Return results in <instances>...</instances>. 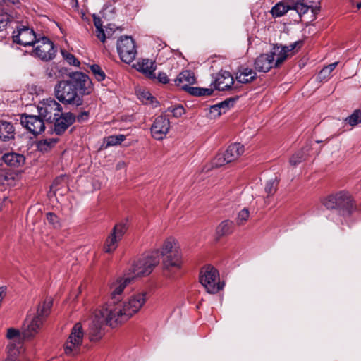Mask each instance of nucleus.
I'll list each match as a JSON object with an SVG mask.
<instances>
[{"instance_id":"f3484780","label":"nucleus","mask_w":361,"mask_h":361,"mask_svg":"<svg viewBox=\"0 0 361 361\" xmlns=\"http://www.w3.org/2000/svg\"><path fill=\"white\" fill-rule=\"evenodd\" d=\"M170 129V121L165 115L157 116L151 127L152 137L158 140L164 139Z\"/></svg>"},{"instance_id":"79ce46f5","label":"nucleus","mask_w":361,"mask_h":361,"mask_svg":"<svg viewBox=\"0 0 361 361\" xmlns=\"http://www.w3.org/2000/svg\"><path fill=\"white\" fill-rule=\"evenodd\" d=\"M61 55L64 60L66 61V62L69 65H72L74 66H80V61L75 57L74 55L69 53L68 51L66 50H61Z\"/></svg>"},{"instance_id":"f257e3e1","label":"nucleus","mask_w":361,"mask_h":361,"mask_svg":"<svg viewBox=\"0 0 361 361\" xmlns=\"http://www.w3.org/2000/svg\"><path fill=\"white\" fill-rule=\"evenodd\" d=\"M135 303H130L123 307L105 308L94 312L89 327L90 338L92 341H99L104 334V325L107 324L112 327L125 322L135 314V311L140 305L139 300Z\"/></svg>"},{"instance_id":"a19ab883","label":"nucleus","mask_w":361,"mask_h":361,"mask_svg":"<svg viewBox=\"0 0 361 361\" xmlns=\"http://www.w3.org/2000/svg\"><path fill=\"white\" fill-rule=\"evenodd\" d=\"M90 70H91L92 74L94 75V76L95 77V78L98 81L100 82L105 79L106 74L99 65L93 64V65L90 66Z\"/></svg>"},{"instance_id":"c756f323","label":"nucleus","mask_w":361,"mask_h":361,"mask_svg":"<svg viewBox=\"0 0 361 361\" xmlns=\"http://www.w3.org/2000/svg\"><path fill=\"white\" fill-rule=\"evenodd\" d=\"M233 222L229 220L223 221L216 227V234L220 238L221 236L228 235L232 232Z\"/></svg>"},{"instance_id":"13d9d810","label":"nucleus","mask_w":361,"mask_h":361,"mask_svg":"<svg viewBox=\"0 0 361 361\" xmlns=\"http://www.w3.org/2000/svg\"><path fill=\"white\" fill-rule=\"evenodd\" d=\"M357 8H361V2H360V3H358L357 4Z\"/></svg>"},{"instance_id":"f704fd0d","label":"nucleus","mask_w":361,"mask_h":361,"mask_svg":"<svg viewBox=\"0 0 361 361\" xmlns=\"http://www.w3.org/2000/svg\"><path fill=\"white\" fill-rule=\"evenodd\" d=\"M214 90L212 88H202L192 87L188 89V92L194 96H210Z\"/></svg>"},{"instance_id":"7c9ffc66","label":"nucleus","mask_w":361,"mask_h":361,"mask_svg":"<svg viewBox=\"0 0 361 361\" xmlns=\"http://www.w3.org/2000/svg\"><path fill=\"white\" fill-rule=\"evenodd\" d=\"M235 102V99L230 98L221 102L216 105L212 106V112H217L219 115L225 113L230 106H233Z\"/></svg>"},{"instance_id":"ddd939ff","label":"nucleus","mask_w":361,"mask_h":361,"mask_svg":"<svg viewBox=\"0 0 361 361\" xmlns=\"http://www.w3.org/2000/svg\"><path fill=\"white\" fill-rule=\"evenodd\" d=\"M13 42L24 47L34 46L37 37L32 29L23 26L13 32Z\"/></svg>"},{"instance_id":"7ed1b4c3","label":"nucleus","mask_w":361,"mask_h":361,"mask_svg":"<svg viewBox=\"0 0 361 361\" xmlns=\"http://www.w3.org/2000/svg\"><path fill=\"white\" fill-rule=\"evenodd\" d=\"M52 304L51 298L45 299L39 304L36 314L32 317L30 315L27 317L22 331L24 338H31L38 333L44 320L50 313Z\"/></svg>"},{"instance_id":"b1692460","label":"nucleus","mask_w":361,"mask_h":361,"mask_svg":"<svg viewBox=\"0 0 361 361\" xmlns=\"http://www.w3.org/2000/svg\"><path fill=\"white\" fill-rule=\"evenodd\" d=\"M257 78V73L255 71L247 67L239 68L236 73L235 78L240 83H248Z\"/></svg>"},{"instance_id":"423d86ee","label":"nucleus","mask_w":361,"mask_h":361,"mask_svg":"<svg viewBox=\"0 0 361 361\" xmlns=\"http://www.w3.org/2000/svg\"><path fill=\"white\" fill-rule=\"evenodd\" d=\"M84 331L81 323H76L72 328L70 335L64 344V353L66 355L75 356L80 352L83 342Z\"/></svg>"},{"instance_id":"2eb2a0df","label":"nucleus","mask_w":361,"mask_h":361,"mask_svg":"<svg viewBox=\"0 0 361 361\" xmlns=\"http://www.w3.org/2000/svg\"><path fill=\"white\" fill-rule=\"evenodd\" d=\"M301 44V42L297 41L288 46L274 45L270 51V55H273L275 68L280 66L288 57V53Z\"/></svg>"},{"instance_id":"6e6552de","label":"nucleus","mask_w":361,"mask_h":361,"mask_svg":"<svg viewBox=\"0 0 361 361\" xmlns=\"http://www.w3.org/2000/svg\"><path fill=\"white\" fill-rule=\"evenodd\" d=\"M38 113L44 121L52 123L61 114L62 107L54 99H44L37 107Z\"/></svg>"},{"instance_id":"412c9836","label":"nucleus","mask_w":361,"mask_h":361,"mask_svg":"<svg viewBox=\"0 0 361 361\" xmlns=\"http://www.w3.org/2000/svg\"><path fill=\"white\" fill-rule=\"evenodd\" d=\"M255 71L266 73L275 68L273 55L262 54L257 56L254 63Z\"/></svg>"},{"instance_id":"0eeeda50","label":"nucleus","mask_w":361,"mask_h":361,"mask_svg":"<svg viewBox=\"0 0 361 361\" xmlns=\"http://www.w3.org/2000/svg\"><path fill=\"white\" fill-rule=\"evenodd\" d=\"M54 90L56 98L63 103L76 105L80 104V98L71 80L60 81L55 86Z\"/></svg>"},{"instance_id":"8fccbe9b","label":"nucleus","mask_w":361,"mask_h":361,"mask_svg":"<svg viewBox=\"0 0 361 361\" xmlns=\"http://www.w3.org/2000/svg\"><path fill=\"white\" fill-rule=\"evenodd\" d=\"M169 111H171L174 117H180L184 113L185 109L182 106H177L172 109H168Z\"/></svg>"},{"instance_id":"37998d69","label":"nucleus","mask_w":361,"mask_h":361,"mask_svg":"<svg viewBox=\"0 0 361 361\" xmlns=\"http://www.w3.org/2000/svg\"><path fill=\"white\" fill-rule=\"evenodd\" d=\"M126 139L123 135H111L106 138L107 146H114L121 144Z\"/></svg>"},{"instance_id":"4d7b16f0","label":"nucleus","mask_w":361,"mask_h":361,"mask_svg":"<svg viewBox=\"0 0 361 361\" xmlns=\"http://www.w3.org/2000/svg\"><path fill=\"white\" fill-rule=\"evenodd\" d=\"M312 13H314V14L315 15L316 13H317L319 11V7H314V8H312Z\"/></svg>"},{"instance_id":"5701e85b","label":"nucleus","mask_w":361,"mask_h":361,"mask_svg":"<svg viewBox=\"0 0 361 361\" xmlns=\"http://www.w3.org/2000/svg\"><path fill=\"white\" fill-rule=\"evenodd\" d=\"M136 66L137 71L144 73L149 78L152 80L156 78L154 71L157 66L154 61L149 59H142L141 61L138 62Z\"/></svg>"},{"instance_id":"f03ea898","label":"nucleus","mask_w":361,"mask_h":361,"mask_svg":"<svg viewBox=\"0 0 361 361\" xmlns=\"http://www.w3.org/2000/svg\"><path fill=\"white\" fill-rule=\"evenodd\" d=\"M132 276H127L125 273L122 276H118L113 280L109 286L110 298L108 302L104 306L105 308L115 307L135 303L139 300L140 305L135 311L136 314L146 302V293H139L130 296L126 300L121 301V295L126 287L132 282Z\"/></svg>"},{"instance_id":"1a4fd4ad","label":"nucleus","mask_w":361,"mask_h":361,"mask_svg":"<svg viewBox=\"0 0 361 361\" xmlns=\"http://www.w3.org/2000/svg\"><path fill=\"white\" fill-rule=\"evenodd\" d=\"M163 274L167 279H174L182 269L183 264L182 252L163 257Z\"/></svg>"},{"instance_id":"9b49d317","label":"nucleus","mask_w":361,"mask_h":361,"mask_svg":"<svg viewBox=\"0 0 361 361\" xmlns=\"http://www.w3.org/2000/svg\"><path fill=\"white\" fill-rule=\"evenodd\" d=\"M32 51V55L42 61H48L53 59L56 51L53 42L46 37L37 39Z\"/></svg>"},{"instance_id":"bf43d9fd","label":"nucleus","mask_w":361,"mask_h":361,"mask_svg":"<svg viewBox=\"0 0 361 361\" xmlns=\"http://www.w3.org/2000/svg\"><path fill=\"white\" fill-rule=\"evenodd\" d=\"M2 3H6V0H0V4Z\"/></svg>"},{"instance_id":"5fc2aeb1","label":"nucleus","mask_w":361,"mask_h":361,"mask_svg":"<svg viewBox=\"0 0 361 361\" xmlns=\"http://www.w3.org/2000/svg\"><path fill=\"white\" fill-rule=\"evenodd\" d=\"M105 34H106V39L109 38L111 35V29H109L108 27H106L104 30Z\"/></svg>"},{"instance_id":"f8f14e48","label":"nucleus","mask_w":361,"mask_h":361,"mask_svg":"<svg viewBox=\"0 0 361 361\" xmlns=\"http://www.w3.org/2000/svg\"><path fill=\"white\" fill-rule=\"evenodd\" d=\"M16 131L13 125L5 121H0V152L11 147L13 143Z\"/></svg>"},{"instance_id":"6e6d98bb","label":"nucleus","mask_w":361,"mask_h":361,"mask_svg":"<svg viewBox=\"0 0 361 361\" xmlns=\"http://www.w3.org/2000/svg\"><path fill=\"white\" fill-rule=\"evenodd\" d=\"M10 3L13 5H18L20 4V0H6V3Z\"/></svg>"},{"instance_id":"4be33fe9","label":"nucleus","mask_w":361,"mask_h":361,"mask_svg":"<svg viewBox=\"0 0 361 361\" xmlns=\"http://www.w3.org/2000/svg\"><path fill=\"white\" fill-rule=\"evenodd\" d=\"M195 82V78L194 74L190 71L181 72L175 80L176 85L188 92V89L191 87L190 85Z\"/></svg>"},{"instance_id":"603ef678","label":"nucleus","mask_w":361,"mask_h":361,"mask_svg":"<svg viewBox=\"0 0 361 361\" xmlns=\"http://www.w3.org/2000/svg\"><path fill=\"white\" fill-rule=\"evenodd\" d=\"M154 80H157L159 82L163 84H166L169 82V79L166 75V73L161 72L159 73L158 76H156Z\"/></svg>"},{"instance_id":"58836bf2","label":"nucleus","mask_w":361,"mask_h":361,"mask_svg":"<svg viewBox=\"0 0 361 361\" xmlns=\"http://www.w3.org/2000/svg\"><path fill=\"white\" fill-rule=\"evenodd\" d=\"M126 230V224L121 222L115 225L111 233L113 234L116 238H118L119 240H121Z\"/></svg>"},{"instance_id":"c03bdc74","label":"nucleus","mask_w":361,"mask_h":361,"mask_svg":"<svg viewBox=\"0 0 361 361\" xmlns=\"http://www.w3.org/2000/svg\"><path fill=\"white\" fill-rule=\"evenodd\" d=\"M250 216V212L248 209L246 208L240 210L238 214L236 219V222L238 225H243L247 220L248 219Z\"/></svg>"},{"instance_id":"a211bd4d","label":"nucleus","mask_w":361,"mask_h":361,"mask_svg":"<svg viewBox=\"0 0 361 361\" xmlns=\"http://www.w3.org/2000/svg\"><path fill=\"white\" fill-rule=\"evenodd\" d=\"M233 83L232 75L228 71H221L216 75L212 84L216 90L225 91L231 89Z\"/></svg>"},{"instance_id":"4468645a","label":"nucleus","mask_w":361,"mask_h":361,"mask_svg":"<svg viewBox=\"0 0 361 361\" xmlns=\"http://www.w3.org/2000/svg\"><path fill=\"white\" fill-rule=\"evenodd\" d=\"M44 119L40 116L23 114L20 116V123L30 133L36 135L45 129Z\"/></svg>"},{"instance_id":"49530a36","label":"nucleus","mask_w":361,"mask_h":361,"mask_svg":"<svg viewBox=\"0 0 361 361\" xmlns=\"http://www.w3.org/2000/svg\"><path fill=\"white\" fill-rule=\"evenodd\" d=\"M229 163L224 153L218 154L212 161V166L214 167H219L226 164Z\"/></svg>"},{"instance_id":"bb28decb","label":"nucleus","mask_w":361,"mask_h":361,"mask_svg":"<svg viewBox=\"0 0 361 361\" xmlns=\"http://www.w3.org/2000/svg\"><path fill=\"white\" fill-rule=\"evenodd\" d=\"M304 0H283L290 10H294L301 17L307 13L310 6L305 4Z\"/></svg>"},{"instance_id":"473e14b6","label":"nucleus","mask_w":361,"mask_h":361,"mask_svg":"<svg viewBox=\"0 0 361 361\" xmlns=\"http://www.w3.org/2000/svg\"><path fill=\"white\" fill-rule=\"evenodd\" d=\"M57 142L56 139L47 138L39 140L37 143V148L41 152H47L53 147Z\"/></svg>"},{"instance_id":"4c0bfd02","label":"nucleus","mask_w":361,"mask_h":361,"mask_svg":"<svg viewBox=\"0 0 361 361\" xmlns=\"http://www.w3.org/2000/svg\"><path fill=\"white\" fill-rule=\"evenodd\" d=\"M278 184L279 181L276 178L270 179L267 181L264 187V190L268 196L273 195L276 192Z\"/></svg>"},{"instance_id":"a878e982","label":"nucleus","mask_w":361,"mask_h":361,"mask_svg":"<svg viewBox=\"0 0 361 361\" xmlns=\"http://www.w3.org/2000/svg\"><path fill=\"white\" fill-rule=\"evenodd\" d=\"M244 152V147L240 143L231 145L224 152L226 159L231 162L237 159Z\"/></svg>"},{"instance_id":"20e7f679","label":"nucleus","mask_w":361,"mask_h":361,"mask_svg":"<svg viewBox=\"0 0 361 361\" xmlns=\"http://www.w3.org/2000/svg\"><path fill=\"white\" fill-rule=\"evenodd\" d=\"M159 262L157 252L143 257L135 261L132 266L125 271V274L132 276V281L137 277L146 276L152 273Z\"/></svg>"},{"instance_id":"e433bc0d","label":"nucleus","mask_w":361,"mask_h":361,"mask_svg":"<svg viewBox=\"0 0 361 361\" xmlns=\"http://www.w3.org/2000/svg\"><path fill=\"white\" fill-rule=\"evenodd\" d=\"M337 65H338V62H334L333 63H331V64L325 66L319 72V75H318L319 78L321 80H326L327 78H329L330 77L331 72L336 68Z\"/></svg>"},{"instance_id":"39448f33","label":"nucleus","mask_w":361,"mask_h":361,"mask_svg":"<svg viewBox=\"0 0 361 361\" xmlns=\"http://www.w3.org/2000/svg\"><path fill=\"white\" fill-rule=\"evenodd\" d=\"M200 282L207 293L214 294L223 289L224 283L220 281L218 270L212 266L204 267L200 273Z\"/></svg>"},{"instance_id":"2f4dec72","label":"nucleus","mask_w":361,"mask_h":361,"mask_svg":"<svg viewBox=\"0 0 361 361\" xmlns=\"http://www.w3.org/2000/svg\"><path fill=\"white\" fill-rule=\"evenodd\" d=\"M289 10V8L283 1L277 3L274 6L272 7L271 13L274 17H281L285 15Z\"/></svg>"},{"instance_id":"72a5a7b5","label":"nucleus","mask_w":361,"mask_h":361,"mask_svg":"<svg viewBox=\"0 0 361 361\" xmlns=\"http://www.w3.org/2000/svg\"><path fill=\"white\" fill-rule=\"evenodd\" d=\"M94 24L96 27V36L102 42L106 40V34L104 30L102 28V23L99 18L94 16Z\"/></svg>"},{"instance_id":"c9c22d12","label":"nucleus","mask_w":361,"mask_h":361,"mask_svg":"<svg viewBox=\"0 0 361 361\" xmlns=\"http://www.w3.org/2000/svg\"><path fill=\"white\" fill-rule=\"evenodd\" d=\"M307 149H302V150L294 154L290 159V164L293 166H296L305 159Z\"/></svg>"},{"instance_id":"ea45409f","label":"nucleus","mask_w":361,"mask_h":361,"mask_svg":"<svg viewBox=\"0 0 361 361\" xmlns=\"http://www.w3.org/2000/svg\"><path fill=\"white\" fill-rule=\"evenodd\" d=\"M350 126H355L361 123V111L355 110L354 112L345 119Z\"/></svg>"},{"instance_id":"c85d7f7f","label":"nucleus","mask_w":361,"mask_h":361,"mask_svg":"<svg viewBox=\"0 0 361 361\" xmlns=\"http://www.w3.org/2000/svg\"><path fill=\"white\" fill-rule=\"evenodd\" d=\"M120 240H119L118 238L110 233V235L106 238L104 244V252L106 253L113 252L117 248L118 243Z\"/></svg>"},{"instance_id":"aec40b11","label":"nucleus","mask_w":361,"mask_h":361,"mask_svg":"<svg viewBox=\"0 0 361 361\" xmlns=\"http://www.w3.org/2000/svg\"><path fill=\"white\" fill-rule=\"evenodd\" d=\"M337 209L343 212V215H349L353 209V202L348 192L341 191L336 194Z\"/></svg>"},{"instance_id":"dca6fc26","label":"nucleus","mask_w":361,"mask_h":361,"mask_svg":"<svg viewBox=\"0 0 361 361\" xmlns=\"http://www.w3.org/2000/svg\"><path fill=\"white\" fill-rule=\"evenodd\" d=\"M71 82L78 90L82 94H88L92 90V82L89 76L81 72L73 73L71 75Z\"/></svg>"},{"instance_id":"a18cd8bd","label":"nucleus","mask_w":361,"mask_h":361,"mask_svg":"<svg viewBox=\"0 0 361 361\" xmlns=\"http://www.w3.org/2000/svg\"><path fill=\"white\" fill-rule=\"evenodd\" d=\"M47 220L48 223L55 228H59L61 226L59 217L52 212H48L47 214Z\"/></svg>"},{"instance_id":"3c124183","label":"nucleus","mask_w":361,"mask_h":361,"mask_svg":"<svg viewBox=\"0 0 361 361\" xmlns=\"http://www.w3.org/2000/svg\"><path fill=\"white\" fill-rule=\"evenodd\" d=\"M89 118V112L88 111H82L78 116H75V121L78 123H82L88 120Z\"/></svg>"},{"instance_id":"864d4df0","label":"nucleus","mask_w":361,"mask_h":361,"mask_svg":"<svg viewBox=\"0 0 361 361\" xmlns=\"http://www.w3.org/2000/svg\"><path fill=\"white\" fill-rule=\"evenodd\" d=\"M140 99L149 100L152 99V95L149 92H142L138 94Z\"/></svg>"},{"instance_id":"9d476101","label":"nucleus","mask_w":361,"mask_h":361,"mask_svg":"<svg viewBox=\"0 0 361 361\" xmlns=\"http://www.w3.org/2000/svg\"><path fill=\"white\" fill-rule=\"evenodd\" d=\"M117 50L121 59L126 63H131L135 59L137 50L131 37H121L117 42Z\"/></svg>"},{"instance_id":"09e8293b","label":"nucleus","mask_w":361,"mask_h":361,"mask_svg":"<svg viewBox=\"0 0 361 361\" xmlns=\"http://www.w3.org/2000/svg\"><path fill=\"white\" fill-rule=\"evenodd\" d=\"M6 336L8 339L13 340V341H19L20 340V331L13 328L8 329Z\"/></svg>"},{"instance_id":"6ab92c4d","label":"nucleus","mask_w":361,"mask_h":361,"mask_svg":"<svg viewBox=\"0 0 361 361\" xmlns=\"http://www.w3.org/2000/svg\"><path fill=\"white\" fill-rule=\"evenodd\" d=\"M75 121V116L71 113H65L54 121V131L57 135H61L66 131V130Z\"/></svg>"},{"instance_id":"393cba45","label":"nucleus","mask_w":361,"mask_h":361,"mask_svg":"<svg viewBox=\"0 0 361 361\" xmlns=\"http://www.w3.org/2000/svg\"><path fill=\"white\" fill-rule=\"evenodd\" d=\"M4 162L11 167H19L24 164L25 158L23 154L10 152L6 153L2 157Z\"/></svg>"},{"instance_id":"cd10ccee","label":"nucleus","mask_w":361,"mask_h":361,"mask_svg":"<svg viewBox=\"0 0 361 361\" xmlns=\"http://www.w3.org/2000/svg\"><path fill=\"white\" fill-rule=\"evenodd\" d=\"M181 250L173 239H167L163 244L161 249V254L163 257L168 255H173L175 252H180Z\"/></svg>"},{"instance_id":"de8ad7c7","label":"nucleus","mask_w":361,"mask_h":361,"mask_svg":"<svg viewBox=\"0 0 361 361\" xmlns=\"http://www.w3.org/2000/svg\"><path fill=\"white\" fill-rule=\"evenodd\" d=\"M324 205L327 209H337V202L336 201V195L327 197L324 201Z\"/></svg>"}]
</instances>
